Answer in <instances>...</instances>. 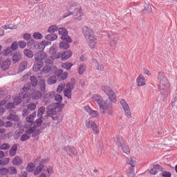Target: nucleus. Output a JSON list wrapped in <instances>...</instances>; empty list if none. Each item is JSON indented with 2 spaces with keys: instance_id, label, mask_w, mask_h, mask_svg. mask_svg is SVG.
I'll return each mask as SVG.
<instances>
[{
  "instance_id": "1",
  "label": "nucleus",
  "mask_w": 177,
  "mask_h": 177,
  "mask_svg": "<svg viewBox=\"0 0 177 177\" xmlns=\"http://www.w3.org/2000/svg\"><path fill=\"white\" fill-rule=\"evenodd\" d=\"M102 88L109 100L103 101L102 96L97 94H95L93 99L97 102L101 114H106V113L108 115H113V103L117 102V95H115V93H114V91H113L109 86H102Z\"/></svg>"
},
{
  "instance_id": "2",
  "label": "nucleus",
  "mask_w": 177,
  "mask_h": 177,
  "mask_svg": "<svg viewBox=\"0 0 177 177\" xmlns=\"http://www.w3.org/2000/svg\"><path fill=\"white\" fill-rule=\"evenodd\" d=\"M67 10H68V14H65L64 19L68 17V16H71V15H74L75 19L80 20L81 16H82V8L80 7L78 3L75 2L71 3L70 8H68Z\"/></svg>"
},
{
  "instance_id": "3",
  "label": "nucleus",
  "mask_w": 177,
  "mask_h": 177,
  "mask_svg": "<svg viewBox=\"0 0 177 177\" xmlns=\"http://www.w3.org/2000/svg\"><path fill=\"white\" fill-rule=\"evenodd\" d=\"M158 82L159 83L158 86V92H160V95H167V92L168 91V87L167 86V84H168V79H167V76L162 72H159L158 75Z\"/></svg>"
},
{
  "instance_id": "4",
  "label": "nucleus",
  "mask_w": 177,
  "mask_h": 177,
  "mask_svg": "<svg viewBox=\"0 0 177 177\" xmlns=\"http://www.w3.org/2000/svg\"><path fill=\"white\" fill-rule=\"evenodd\" d=\"M82 32L86 38L90 41L89 45L91 49L95 48L96 43L97 42V39L94 37L93 31L87 26L83 27Z\"/></svg>"
},
{
  "instance_id": "5",
  "label": "nucleus",
  "mask_w": 177,
  "mask_h": 177,
  "mask_svg": "<svg viewBox=\"0 0 177 177\" xmlns=\"http://www.w3.org/2000/svg\"><path fill=\"white\" fill-rule=\"evenodd\" d=\"M59 104H60L59 102L52 103L46 107V110H47V115H46V118L50 117L53 121H56L57 120L58 117L53 115H56V114H57V109H59Z\"/></svg>"
},
{
  "instance_id": "6",
  "label": "nucleus",
  "mask_w": 177,
  "mask_h": 177,
  "mask_svg": "<svg viewBox=\"0 0 177 177\" xmlns=\"http://www.w3.org/2000/svg\"><path fill=\"white\" fill-rule=\"evenodd\" d=\"M114 140L119 149H121V150H122V151L124 152L125 154H129L131 153V151L129 150V147H128V145H127V142L123 140L121 136H116L114 138Z\"/></svg>"
},
{
  "instance_id": "7",
  "label": "nucleus",
  "mask_w": 177,
  "mask_h": 177,
  "mask_svg": "<svg viewBox=\"0 0 177 177\" xmlns=\"http://www.w3.org/2000/svg\"><path fill=\"white\" fill-rule=\"evenodd\" d=\"M28 48L31 49V50H37V49L41 50L42 49L41 43H38L34 39H30L28 41H27Z\"/></svg>"
},
{
  "instance_id": "8",
  "label": "nucleus",
  "mask_w": 177,
  "mask_h": 177,
  "mask_svg": "<svg viewBox=\"0 0 177 177\" xmlns=\"http://www.w3.org/2000/svg\"><path fill=\"white\" fill-rule=\"evenodd\" d=\"M46 57H48V54H46V53L44 52V50L39 51L36 54H35V61L39 63H43V64H44V62L45 59H46Z\"/></svg>"
},
{
  "instance_id": "9",
  "label": "nucleus",
  "mask_w": 177,
  "mask_h": 177,
  "mask_svg": "<svg viewBox=\"0 0 177 177\" xmlns=\"http://www.w3.org/2000/svg\"><path fill=\"white\" fill-rule=\"evenodd\" d=\"M127 165H131V167H129L127 172L129 175H134L135 174V168L136 167V162L133 161L131 158H129L127 159Z\"/></svg>"
},
{
  "instance_id": "10",
  "label": "nucleus",
  "mask_w": 177,
  "mask_h": 177,
  "mask_svg": "<svg viewBox=\"0 0 177 177\" xmlns=\"http://www.w3.org/2000/svg\"><path fill=\"white\" fill-rule=\"evenodd\" d=\"M120 104L123 107V109L124 110V114L127 115V117H131L132 115V113H131V109H129V105L125 102V100H122L120 101Z\"/></svg>"
},
{
  "instance_id": "11",
  "label": "nucleus",
  "mask_w": 177,
  "mask_h": 177,
  "mask_svg": "<svg viewBox=\"0 0 177 177\" xmlns=\"http://www.w3.org/2000/svg\"><path fill=\"white\" fill-rule=\"evenodd\" d=\"M86 128H91L93 129V133L95 135H97L99 133V129H97V124L95 123L93 121H86Z\"/></svg>"
},
{
  "instance_id": "12",
  "label": "nucleus",
  "mask_w": 177,
  "mask_h": 177,
  "mask_svg": "<svg viewBox=\"0 0 177 177\" xmlns=\"http://www.w3.org/2000/svg\"><path fill=\"white\" fill-rule=\"evenodd\" d=\"M37 88L43 94L46 93V82L44 79L39 80L37 84Z\"/></svg>"
},
{
  "instance_id": "13",
  "label": "nucleus",
  "mask_w": 177,
  "mask_h": 177,
  "mask_svg": "<svg viewBox=\"0 0 177 177\" xmlns=\"http://www.w3.org/2000/svg\"><path fill=\"white\" fill-rule=\"evenodd\" d=\"M30 92V96L33 100H38L42 97L43 93H41L39 90L32 89Z\"/></svg>"
},
{
  "instance_id": "14",
  "label": "nucleus",
  "mask_w": 177,
  "mask_h": 177,
  "mask_svg": "<svg viewBox=\"0 0 177 177\" xmlns=\"http://www.w3.org/2000/svg\"><path fill=\"white\" fill-rule=\"evenodd\" d=\"M13 113H14V111L10 110V114L7 116L6 120H8V121H14L15 122H17L20 121V118L19 117V115Z\"/></svg>"
},
{
  "instance_id": "15",
  "label": "nucleus",
  "mask_w": 177,
  "mask_h": 177,
  "mask_svg": "<svg viewBox=\"0 0 177 177\" xmlns=\"http://www.w3.org/2000/svg\"><path fill=\"white\" fill-rule=\"evenodd\" d=\"M23 99H26V95L24 94H17L14 97V104L15 106H19L22 102Z\"/></svg>"
},
{
  "instance_id": "16",
  "label": "nucleus",
  "mask_w": 177,
  "mask_h": 177,
  "mask_svg": "<svg viewBox=\"0 0 177 177\" xmlns=\"http://www.w3.org/2000/svg\"><path fill=\"white\" fill-rule=\"evenodd\" d=\"M63 150H64L68 156H71V154L75 156V154H77V150L74 148V146L68 145V147H64Z\"/></svg>"
},
{
  "instance_id": "17",
  "label": "nucleus",
  "mask_w": 177,
  "mask_h": 177,
  "mask_svg": "<svg viewBox=\"0 0 177 177\" xmlns=\"http://www.w3.org/2000/svg\"><path fill=\"white\" fill-rule=\"evenodd\" d=\"M162 169V167L160 165H153V168L149 170V174L150 175H157Z\"/></svg>"
},
{
  "instance_id": "18",
  "label": "nucleus",
  "mask_w": 177,
  "mask_h": 177,
  "mask_svg": "<svg viewBox=\"0 0 177 177\" xmlns=\"http://www.w3.org/2000/svg\"><path fill=\"white\" fill-rule=\"evenodd\" d=\"M62 62L68 60V59H70V57L73 56V51H71V50H67L62 53Z\"/></svg>"
},
{
  "instance_id": "19",
  "label": "nucleus",
  "mask_w": 177,
  "mask_h": 177,
  "mask_svg": "<svg viewBox=\"0 0 177 177\" xmlns=\"http://www.w3.org/2000/svg\"><path fill=\"white\" fill-rule=\"evenodd\" d=\"M136 82L138 84V86H143L146 85V78L143 75H139V76L136 79Z\"/></svg>"
},
{
  "instance_id": "20",
  "label": "nucleus",
  "mask_w": 177,
  "mask_h": 177,
  "mask_svg": "<svg viewBox=\"0 0 177 177\" xmlns=\"http://www.w3.org/2000/svg\"><path fill=\"white\" fill-rule=\"evenodd\" d=\"M109 38L111 39V46L112 48H115L118 42V36L117 35H109Z\"/></svg>"
},
{
  "instance_id": "21",
  "label": "nucleus",
  "mask_w": 177,
  "mask_h": 177,
  "mask_svg": "<svg viewBox=\"0 0 177 177\" xmlns=\"http://www.w3.org/2000/svg\"><path fill=\"white\" fill-rule=\"evenodd\" d=\"M35 117H37V111L33 112L29 116L26 118V122L32 125V124H34V118H35Z\"/></svg>"
},
{
  "instance_id": "22",
  "label": "nucleus",
  "mask_w": 177,
  "mask_h": 177,
  "mask_svg": "<svg viewBox=\"0 0 177 177\" xmlns=\"http://www.w3.org/2000/svg\"><path fill=\"white\" fill-rule=\"evenodd\" d=\"M42 67H44V62H38L37 61H35L32 67L33 71L37 73V71H39Z\"/></svg>"
},
{
  "instance_id": "23",
  "label": "nucleus",
  "mask_w": 177,
  "mask_h": 177,
  "mask_svg": "<svg viewBox=\"0 0 177 177\" xmlns=\"http://www.w3.org/2000/svg\"><path fill=\"white\" fill-rule=\"evenodd\" d=\"M12 63V61L10 59H6L2 64H1V68L3 71H6V70H8L9 67L10 66V64Z\"/></svg>"
},
{
  "instance_id": "24",
  "label": "nucleus",
  "mask_w": 177,
  "mask_h": 177,
  "mask_svg": "<svg viewBox=\"0 0 177 177\" xmlns=\"http://www.w3.org/2000/svg\"><path fill=\"white\" fill-rule=\"evenodd\" d=\"M17 153V144L13 145L9 151V155L10 157H15Z\"/></svg>"
},
{
  "instance_id": "25",
  "label": "nucleus",
  "mask_w": 177,
  "mask_h": 177,
  "mask_svg": "<svg viewBox=\"0 0 177 177\" xmlns=\"http://www.w3.org/2000/svg\"><path fill=\"white\" fill-rule=\"evenodd\" d=\"M30 85L32 88H36V86H38V83L39 82H38V78L34 75L30 77Z\"/></svg>"
},
{
  "instance_id": "26",
  "label": "nucleus",
  "mask_w": 177,
  "mask_h": 177,
  "mask_svg": "<svg viewBox=\"0 0 177 177\" xmlns=\"http://www.w3.org/2000/svg\"><path fill=\"white\" fill-rule=\"evenodd\" d=\"M13 165H21L23 164V159L20 156H15L12 159Z\"/></svg>"
},
{
  "instance_id": "27",
  "label": "nucleus",
  "mask_w": 177,
  "mask_h": 177,
  "mask_svg": "<svg viewBox=\"0 0 177 177\" xmlns=\"http://www.w3.org/2000/svg\"><path fill=\"white\" fill-rule=\"evenodd\" d=\"M55 95H56V93H55V91H50L46 93H44V99H47L48 100H52V99L55 97Z\"/></svg>"
},
{
  "instance_id": "28",
  "label": "nucleus",
  "mask_w": 177,
  "mask_h": 177,
  "mask_svg": "<svg viewBox=\"0 0 177 177\" xmlns=\"http://www.w3.org/2000/svg\"><path fill=\"white\" fill-rule=\"evenodd\" d=\"M85 71H86V65H85V64H81L79 66L78 74L80 75H84V73H85Z\"/></svg>"
},
{
  "instance_id": "29",
  "label": "nucleus",
  "mask_w": 177,
  "mask_h": 177,
  "mask_svg": "<svg viewBox=\"0 0 177 177\" xmlns=\"http://www.w3.org/2000/svg\"><path fill=\"white\" fill-rule=\"evenodd\" d=\"M19 60H21V54L20 53H17L12 55L13 63H19Z\"/></svg>"
},
{
  "instance_id": "30",
  "label": "nucleus",
  "mask_w": 177,
  "mask_h": 177,
  "mask_svg": "<svg viewBox=\"0 0 177 177\" xmlns=\"http://www.w3.org/2000/svg\"><path fill=\"white\" fill-rule=\"evenodd\" d=\"M47 41H56L57 39V35L55 33H50L46 36Z\"/></svg>"
},
{
  "instance_id": "31",
  "label": "nucleus",
  "mask_w": 177,
  "mask_h": 177,
  "mask_svg": "<svg viewBox=\"0 0 177 177\" xmlns=\"http://www.w3.org/2000/svg\"><path fill=\"white\" fill-rule=\"evenodd\" d=\"M57 82V77L56 76H51L47 80V84L48 85H53Z\"/></svg>"
},
{
  "instance_id": "32",
  "label": "nucleus",
  "mask_w": 177,
  "mask_h": 177,
  "mask_svg": "<svg viewBox=\"0 0 177 177\" xmlns=\"http://www.w3.org/2000/svg\"><path fill=\"white\" fill-rule=\"evenodd\" d=\"M27 66H28V62L27 61H24L22 63L20 64L19 71L20 73L24 71L26 68H27Z\"/></svg>"
},
{
  "instance_id": "33",
  "label": "nucleus",
  "mask_w": 177,
  "mask_h": 177,
  "mask_svg": "<svg viewBox=\"0 0 177 177\" xmlns=\"http://www.w3.org/2000/svg\"><path fill=\"white\" fill-rule=\"evenodd\" d=\"M45 107L41 106L37 111V117L39 118H44L43 115L45 114Z\"/></svg>"
},
{
  "instance_id": "34",
  "label": "nucleus",
  "mask_w": 177,
  "mask_h": 177,
  "mask_svg": "<svg viewBox=\"0 0 177 177\" xmlns=\"http://www.w3.org/2000/svg\"><path fill=\"white\" fill-rule=\"evenodd\" d=\"M57 30H59V28L57 27V26L53 25L50 26L48 28L47 32H49L50 34H55V32H56Z\"/></svg>"
},
{
  "instance_id": "35",
  "label": "nucleus",
  "mask_w": 177,
  "mask_h": 177,
  "mask_svg": "<svg viewBox=\"0 0 177 177\" xmlns=\"http://www.w3.org/2000/svg\"><path fill=\"white\" fill-rule=\"evenodd\" d=\"M24 54L26 56V57H29V59H32L34 57V53L29 49L26 48L24 50Z\"/></svg>"
},
{
  "instance_id": "36",
  "label": "nucleus",
  "mask_w": 177,
  "mask_h": 177,
  "mask_svg": "<svg viewBox=\"0 0 177 177\" xmlns=\"http://www.w3.org/2000/svg\"><path fill=\"white\" fill-rule=\"evenodd\" d=\"M55 60L51 57L48 58L47 57L44 61V64H46V66H52Z\"/></svg>"
},
{
  "instance_id": "37",
  "label": "nucleus",
  "mask_w": 177,
  "mask_h": 177,
  "mask_svg": "<svg viewBox=\"0 0 177 177\" xmlns=\"http://www.w3.org/2000/svg\"><path fill=\"white\" fill-rule=\"evenodd\" d=\"M61 39L65 42H67L68 44H71V42H73V39L70 36H68V35L61 36Z\"/></svg>"
},
{
  "instance_id": "38",
  "label": "nucleus",
  "mask_w": 177,
  "mask_h": 177,
  "mask_svg": "<svg viewBox=\"0 0 177 177\" xmlns=\"http://www.w3.org/2000/svg\"><path fill=\"white\" fill-rule=\"evenodd\" d=\"M42 120H44L43 118H39L35 122H33L35 127H37V128H39V127L42 125V122H43Z\"/></svg>"
},
{
  "instance_id": "39",
  "label": "nucleus",
  "mask_w": 177,
  "mask_h": 177,
  "mask_svg": "<svg viewBox=\"0 0 177 177\" xmlns=\"http://www.w3.org/2000/svg\"><path fill=\"white\" fill-rule=\"evenodd\" d=\"M58 32L59 35H62V37H63V35H68V31H67V29L64 28H58Z\"/></svg>"
},
{
  "instance_id": "40",
  "label": "nucleus",
  "mask_w": 177,
  "mask_h": 177,
  "mask_svg": "<svg viewBox=\"0 0 177 177\" xmlns=\"http://www.w3.org/2000/svg\"><path fill=\"white\" fill-rule=\"evenodd\" d=\"M71 92H73V91L68 88H65L64 90V95L65 97H67L68 99H71Z\"/></svg>"
},
{
  "instance_id": "41",
  "label": "nucleus",
  "mask_w": 177,
  "mask_h": 177,
  "mask_svg": "<svg viewBox=\"0 0 177 177\" xmlns=\"http://www.w3.org/2000/svg\"><path fill=\"white\" fill-rule=\"evenodd\" d=\"M8 174L10 175H16L17 174V169L15 167H9L8 168Z\"/></svg>"
},
{
  "instance_id": "42",
  "label": "nucleus",
  "mask_w": 177,
  "mask_h": 177,
  "mask_svg": "<svg viewBox=\"0 0 177 177\" xmlns=\"http://www.w3.org/2000/svg\"><path fill=\"white\" fill-rule=\"evenodd\" d=\"M64 88H66V83L62 82L61 83L57 88V92L58 93H62V92H63V89H64Z\"/></svg>"
},
{
  "instance_id": "43",
  "label": "nucleus",
  "mask_w": 177,
  "mask_h": 177,
  "mask_svg": "<svg viewBox=\"0 0 177 177\" xmlns=\"http://www.w3.org/2000/svg\"><path fill=\"white\" fill-rule=\"evenodd\" d=\"M9 161H10L9 158H5L3 160H0V165H1V167H5V165H8L9 164Z\"/></svg>"
},
{
  "instance_id": "44",
  "label": "nucleus",
  "mask_w": 177,
  "mask_h": 177,
  "mask_svg": "<svg viewBox=\"0 0 177 177\" xmlns=\"http://www.w3.org/2000/svg\"><path fill=\"white\" fill-rule=\"evenodd\" d=\"M31 86H31V83L27 82L24 84L22 91H24V92H28V91L31 89Z\"/></svg>"
},
{
  "instance_id": "45",
  "label": "nucleus",
  "mask_w": 177,
  "mask_h": 177,
  "mask_svg": "<svg viewBox=\"0 0 177 177\" xmlns=\"http://www.w3.org/2000/svg\"><path fill=\"white\" fill-rule=\"evenodd\" d=\"M32 37L34 39H42V38H44V36L42 35V34L38 32H34L32 35Z\"/></svg>"
},
{
  "instance_id": "46",
  "label": "nucleus",
  "mask_w": 177,
  "mask_h": 177,
  "mask_svg": "<svg viewBox=\"0 0 177 177\" xmlns=\"http://www.w3.org/2000/svg\"><path fill=\"white\" fill-rule=\"evenodd\" d=\"M68 48H70V44H68V43L62 41L59 44V48L60 49H68Z\"/></svg>"
},
{
  "instance_id": "47",
  "label": "nucleus",
  "mask_w": 177,
  "mask_h": 177,
  "mask_svg": "<svg viewBox=\"0 0 177 177\" xmlns=\"http://www.w3.org/2000/svg\"><path fill=\"white\" fill-rule=\"evenodd\" d=\"M10 48L12 50H17V49H19V44L17 41H14L11 44V46L10 47Z\"/></svg>"
},
{
  "instance_id": "48",
  "label": "nucleus",
  "mask_w": 177,
  "mask_h": 177,
  "mask_svg": "<svg viewBox=\"0 0 177 177\" xmlns=\"http://www.w3.org/2000/svg\"><path fill=\"white\" fill-rule=\"evenodd\" d=\"M51 57H52L53 60H56L57 59H60V57L62 59V53H55L51 55Z\"/></svg>"
},
{
  "instance_id": "49",
  "label": "nucleus",
  "mask_w": 177,
  "mask_h": 177,
  "mask_svg": "<svg viewBox=\"0 0 177 177\" xmlns=\"http://www.w3.org/2000/svg\"><path fill=\"white\" fill-rule=\"evenodd\" d=\"M44 74H49V73H52V66H46L43 68Z\"/></svg>"
},
{
  "instance_id": "50",
  "label": "nucleus",
  "mask_w": 177,
  "mask_h": 177,
  "mask_svg": "<svg viewBox=\"0 0 177 177\" xmlns=\"http://www.w3.org/2000/svg\"><path fill=\"white\" fill-rule=\"evenodd\" d=\"M35 109H37V104L34 103H30L27 106V109L29 110V111H34Z\"/></svg>"
},
{
  "instance_id": "51",
  "label": "nucleus",
  "mask_w": 177,
  "mask_h": 177,
  "mask_svg": "<svg viewBox=\"0 0 177 177\" xmlns=\"http://www.w3.org/2000/svg\"><path fill=\"white\" fill-rule=\"evenodd\" d=\"M164 168L162 169L161 172H162V176L163 177H172V174L169 171H167L165 170H163Z\"/></svg>"
},
{
  "instance_id": "52",
  "label": "nucleus",
  "mask_w": 177,
  "mask_h": 177,
  "mask_svg": "<svg viewBox=\"0 0 177 177\" xmlns=\"http://www.w3.org/2000/svg\"><path fill=\"white\" fill-rule=\"evenodd\" d=\"M9 149H10V144L9 143H3L1 145H0L1 150H8Z\"/></svg>"
},
{
  "instance_id": "53",
  "label": "nucleus",
  "mask_w": 177,
  "mask_h": 177,
  "mask_svg": "<svg viewBox=\"0 0 177 177\" xmlns=\"http://www.w3.org/2000/svg\"><path fill=\"white\" fill-rule=\"evenodd\" d=\"M72 66H73V64L71 62H65L62 64L63 68H65L66 70H70Z\"/></svg>"
},
{
  "instance_id": "54",
  "label": "nucleus",
  "mask_w": 177,
  "mask_h": 177,
  "mask_svg": "<svg viewBox=\"0 0 177 177\" xmlns=\"http://www.w3.org/2000/svg\"><path fill=\"white\" fill-rule=\"evenodd\" d=\"M23 39L25 40V41H27V42H28L29 41L31 40V39H32L31 37V34L30 33H25L23 35Z\"/></svg>"
},
{
  "instance_id": "55",
  "label": "nucleus",
  "mask_w": 177,
  "mask_h": 177,
  "mask_svg": "<svg viewBox=\"0 0 177 177\" xmlns=\"http://www.w3.org/2000/svg\"><path fill=\"white\" fill-rule=\"evenodd\" d=\"M30 137H31V136H28L26 133H24L21 136V142H26V140H28V139H30Z\"/></svg>"
},
{
  "instance_id": "56",
  "label": "nucleus",
  "mask_w": 177,
  "mask_h": 177,
  "mask_svg": "<svg viewBox=\"0 0 177 177\" xmlns=\"http://www.w3.org/2000/svg\"><path fill=\"white\" fill-rule=\"evenodd\" d=\"M18 46H19V48H21V49H24V48H26V46H27V43L24 41H19L18 42Z\"/></svg>"
},
{
  "instance_id": "57",
  "label": "nucleus",
  "mask_w": 177,
  "mask_h": 177,
  "mask_svg": "<svg viewBox=\"0 0 177 177\" xmlns=\"http://www.w3.org/2000/svg\"><path fill=\"white\" fill-rule=\"evenodd\" d=\"M49 53L50 55H55V53H57V47L56 46H51Z\"/></svg>"
},
{
  "instance_id": "58",
  "label": "nucleus",
  "mask_w": 177,
  "mask_h": 177,
  "mask_svg": "<svg viewBox=\"0 0 177 177\" xmlns=\"http://www.w3.org/2000/svg\"><path fill=\"white\" fill-rule=\"evenodd\" d=\"M144 9L147 12V13H150V12H151L152 9H151V6L147 4V3H145L144 5Z\"/></svg>"
},
{
  "instance_id": "59",
  "label": "nucleus",
  "mask_w": 177,
  "mask_h": 177,
  "mask_svg": "<svg viewBox=\"0 0 177 177\" xmlns=\"http://www.w3.org/2000/svg\"><path fill=\"white\" fill-rule=\"evenodd\" d=\"M12 50L10 47L7 48L6 50H3V53L4 55V56H8V55H10V53H12Z\"/></svg>"
},
{
  "instance_id": "60",
  "label": "nucleus",
  "mask_w": 177,
  "mask_h": 177,
  "mask_svg": "<svg viewBox=\"0 0 177 177\" xmlns=\"http://www.w3.org/2000/svg\"><path fill=\"white\" fill-rule=\"evenodd\" d=\"M50 44H52V42H50V41H41V45L42 50H44V49H45L46 46L50 45Z\"/></svg>"
},
{
  "instance_id": "61",
  "label": "nucleus",
  "mask_w": 177,
  "mask_h": 177,
  "mask_svg": "<svg viewBox=\"0 0 177 177\" xmlns=\"http://www.w3.org/2000/svg\"><path fill=\"white\" fill-rule=\"evenodd\" d=\"M0 174L1 175H8L9 174L8 169L6 167H3L0 169Z\"/></svg>"
},
{
  "instance_id": "62",
  "label": "nucleus",
  "mask_w": 177,
  "mask_h": 177,
  "mask_svg": "<svg viewBox=\"0 0 177 177\" xmlns=\"http://www.w3.org/2000/svg\"><path fill=\"white\" fill-rule=\"evenodd\" d=\"M3 28H4V30H16V28H17V26H11L10 25H5L4 26H3Z\"/></svg>"
},
{
  "instance_id": "63",
  "label": "nucleus",
  "mask_w": 177,
  "mask_h": 177,
  "mask_svg": "<svg viewBox=\"0 0 177 177\" xmlns=\"http://www.w3.org/2000/svg\"><path fill=\"white\" fill-rule=\"evenodd\" d=\"M54 98H55V100H56V102H62V101L63 100V97L60 94H58L56 95H55Z\"/></svg>"
},
{
  "instance_id": "64",
  "label": "nucleus",
  "mask_w": 177,
  "mask_h": 177,
  "mask_svg": "<svg viewBox=\"0 0 177 177\" xmlns=\"http://www.w3.org/2000/svg\"><path fill=\"white\" fill-rule=\"evenodd\" d=\"M28 172H32L34 171V164H28L26 168Z\"/></svg>"
}]
</instances>
